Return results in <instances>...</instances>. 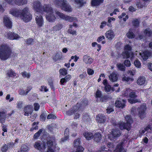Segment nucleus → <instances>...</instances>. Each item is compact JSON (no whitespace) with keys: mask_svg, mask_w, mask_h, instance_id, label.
I'll use <instances>...</instances> for the list:
<instances>
[{"mask_svg":"<svg viewBox=\"0 0 152 152\" xmlns=\"http://www.w3.org/2000/svg\"><path fill=\"white\" fill-rule=\"evenodd\" d=\"M32 6L35 12L42 13L44 12L47 13L46 18L49 22L55 21L56 18L53 14V10L50 5L45 4L42 6L40 2L37 0L33 2Z\"/></svg>","mask_w":152,"mask_h":152,"instance_id":"f257e3e1","label":"nucleus"},{"mask_svg":"<svg viewBox=\"0 0 152 152\" xmlns=\"http://www.w3.org/2000/svg\"><path fill=\"white\" fill-rule=\"evenodd\" d=\"M10 13L13 16L20 17L25 22H28L32 19L31 15L28 8L27 7L24 8L22 10L17 9L11 10Z\"/></svg>","mask_w":152,"mask_h":152,"instance_id":"f03ea898","label":"nucleus"},{"mask_svg":"<svg viewBox=\"0 0 152 152\" xmlns=\"http://www.w3.org/2000/svg\"><path fill=\"white\" fill-rule=\"evenodd\" d=\"M12 53L10 48L6 44L2 45L0 47V58L5 60L9 58Z\"/></svg>","mask_w":152,"mask_h":152,"instance_id":"7ed1b4c3","label":"nucleus"},{"mask_svg":"<svg viewBox=\"0 0 152 152\" xmlns=\"http://www.w3.org/2000/svg\"><path fill=\"white\" fill-rule=\"evenodd\" d=\"M88 103V101L84 99L83 100L81 103V104L77 103L74 106L73 109H70L68 112L67 114L70 115H72L74 111H76L77 110L80 111L83 108L84 106L87 105Z\"/></svg>","mask_w":152,"mask_h":152,"instance_id":"20e7f679","label":"nucleus"},{"mask_svg":"<svg viewBox=\"0 0 152 152\" xmlns=\"http://www.w3.org/2000/svg\"><path fill=\"white\" fill-rule=\"evenodd\" d=\"M47 145V143L45 142L38 141L35 142L34 146L35 149L42 152L46 148Z\"/></svg>","mask_w":152,"mask_h":152,"instance_id":"39448f33","label":"nucleus"},{"mask_svg":"<svg viewBox=\"0 0 152 152\" xmlns=\"http://www.w3.org/2000/svg\"><path fill=\"white\" fill-rule=\"evenodd\" d=\"M129 97L130 99H128V101L131 104L134 103L136 102H140V101L137 99H135L137 97V95L134 91H131L129 93Z\"/></svg>","mask_w":152,"mask_h":152,"instance_id":"423d86ee","label":"nucleus"},{"mask_svg":"<svg viewBox=\"0 0 152 152\" xmlns=\"http://www.w3.org/2000/svg\"><path fill=\"white\" fill-rule=\"evenodd\" d=\"M41 13L35 12V15L36 16L35 20L36 23L38 26L39 27H42L43 24V20L42 16L41 15Z\"/></svg>","mask_w":152,"mask_h":152,"instance_id":"0eeeda50","label":"nucleus"},{"mask_svg":"<svg viewBox=\"0 0 152 152\" xmlns=\"http://www.w3.org/2000/svg\"><path fill=\"white\" fill-rule=\"evenodd\" d=\"M66 1L64 0H56L55 3L57 6L59 7L63 10L66 11Z\"/></svg>","mask_w":152,"mask_h":152,"instance_id":"6e6552de","label":"nucleus"},{"mask_svg":"<svg viewBox=\"0 0 152 152\" xmlns=\"http://www.w3.org/2000/svg\"><path fill=\"white\" fill-rule=\"evenodd\" d=\"M146 109L145 106L144 105L141 106L140 107L138 108V115L141 119L145 117L146 114L145 111Z\"/></svg>","mask_w":152,"mask_h":152,"instance_id":"1a4fd4ad","label":"nucleus"},{"mask_svg":"<svg viewBox=\"0 0 152 152\" xmlns=\"http://www.w3.org/2000/svg\"><path fill=\"white\" fill-rule=\"evenodd\" d=\"M5 36L8 39L11 40L18 39L20 38L17 34L10 32L6 34Z\"/></svg>","mask_w":152,"mask_h":152,"instance_id":"9d476101","label":"nucleus"},{"mask_svg":"<svg viewBox=\"0 0 152 152\" xmlns=\"http://www.w3.org/2000/svg\"><path fill=\"white\" fill-rule=\"evenodd\" d=\"M117 126L119 127L121 130L126 129L129 131L131 129V126L130 124H126L124 122H121L117 124Z\"/></svg>","mask_w":152,"mask_h":152,"instance_id":"9b49d317","label":"nucleus"},{"mask_svg":"<svg viewBox=\"0 0 152 152\" xmlns=\"http://www.w3.org/2000/svg\"><path fill=\"white\" fill-rule=\"evenodd\" d=\"M107 146L108 148H109V149L106 148V147L105 146H103L100 149V152H107V151H108L109 150H111V149L114 148V147L115 146V145H114L113 143L110 142L107 144Z\"/></svg>","mask_w":152,"mask_h":152,"instance_id":"f8f14e48","label":"nucleus"},{"mask_svg":"<svg viewBox=\"0 0 152 152\" xmlns=\"http://www.w3.org/2000/svg\"><path fill=\"white\" fill-rule=\"evenodd\" d=\"M125 100L119 99L116 101L115 105L116 107L123 108L125 106Z\"/></svg>","mask_w":152,"mask_h":152,"instance_id":"ddd939ff","label":"nucleus"},{"mask_svg":"<svg viewBox=\"0 0 152 152\" xmlns=\"http://www.w3.org/2000/svg\"><path fill=\"white\" fill-rule=\"evenodd\" d=\"M47 144L48 146V151L47 152H54L55 147L53 142L50 140L47 142Z\"/></svg>","mask_w":152,"mask_h":152,"instance_id":"4468645a","label":"nucleus"},{"mask_svg":"<svg viewBox=\"0 0 152 152\" xmlns=\"http://www.w3.org/2000/svg\"><path fill=\"white\" fill-rule=\"evenodd\" d=\"M4 23L5 26L8 28H11L12 27V23L9 18L6 15L4 17Z\"/></svg>","mask_w":152,"mask_h":152,"instance_id":"2eb2a0df","label":"nucleus"},{"mask_svg":"<svg viewBox=\"0 0 152 152\" xmlns=\"http://www.w3.org/2000/svg\"><path fill=\"white\" fill-rule=\"evenodd\" d=\"M140 55L144 61H146L148 57H150L152 56V53L147 50L142 53H140Z\"/></svg>","mask_w":152,"mask_h":152,"instance_id":"dca6fc26","label":"nucleus"},{"mask_svg":"<svg viewBox=\"0 0 152 152\" xmlns=\"http://www.w3.org/2000/svg\"><path fill=\"white\" fill-rule=\"evenodd\" d=\"M118 77V74H117V72H114L109 76V78L111 81L114 82L117 80Z\"/></svg>","mask_w":152,"mask_h":152,"instance_id":"f3484780","label":"nucleus"},{"mask_svg":"<svg viewBox=\"0 0 152 152\" xmlns=\"http://www.w3.org/2000/svg\"><path fill=\"white\" fill-rule=\"evenodd\" d=\"M24 115L26 116H28L31 115L33 111V109L31 106H27L24 109Z\"/></svg>","mask_w":152,"mask_h":152,"instance_id":"a211bd4d","label":"nucleus"},{"mask_svg":"<svg viewBox=\"0 0 152 152\" xmlns=\"http://www.w3.org/2000/svg\"><path fill=\"white\" fill-rule=\"evenodd\" d=\"M96 118L97 121L99 123H104L106 121V117L101 114H99L96 116Z\"/></svg>","mask_w":152,"mask_h":152,"instance_id":"6ab92c4d","label":"nucleus"},{"mask_svg":"<svg viewBox=\"0 0 152 152\" xmlns=\"http://www.w3.org/2000/svg\"><path fill=\"white\" fill-rule=\"evenodd\" d=\"M83 61L86 64H91L93 62L92 59L87 55H85L83 56Z\"/></svg>","mask_w":152,"mask_h":152,"instance_id":"aec40b11","label":"nucleus"},{"mask_svg":"<svg viewBox=\"0 0 152 152\" xmlns=\"http://www.w3.org/2000/svg\"><path fill=\"white\" fill-rule=\"evenodd\" d=\"M120 131L118 129H113L112 131L111 135L113 138H115L118 137L121 135Z\"/></svg>","mask_w":152,"mask_h":152,"instance_id":"412c9836","label":"nucleus"},{"mask_svg":"<svg viewBox=\"0 0 152 152\" xmlns=\"http://www.w3.org/2000/svg\"><path fill=\"white\" fill-rule=\"evenodd\" d=\"M123 144L124 142L121 141L117 145L116 147L117 152H126V151L123 148Z\"/></svg>","mask_w":152,"mask_h":152,"instance_id":"4be33fe9","label":"nucleus"},{"mask_svg":"<svg viewBox=\"0 0 152 152\" xmlns=\"http://www.w3.org/2000/svg\"><path fill=\"white\" fill-rule=\"evenodd\" d=\"M133 53L132 52L128 51L127 50H125L122 54V56L124 58H127L130 57L132 56Z\"/></svg>","mask_w":152,"mask_h":152,"instance_id":"5701e85b","label":"nucleus"},{"mask_svg":"<svg viewBox=\"0 0 152 152\" xmlns=\"http://www.w3.org/2000/svg\"><path fill=\"white\" fill-rule=\"evenodd\" d=\"M115 34L113 31L111 30H109L106 32L105 33V36L110 40H111L114 37Z\"/></svg>","mask_w":152,"mask_h":152,"instance_id":"b1692460","label":"nucleus"},{"mask_svg":"<svg viewBox=\"0 0 152 152\" xmlns=\"http://www.w3.org/2000/svg\"><path fill=\"white\" fill-rule=\"evenodd\" d=\"M84 136L87 140H90L93 138L94 135L91 132H85L83 134Z\"/></svg>","mask_w":152,"mask_h":152,"instance_id":"393cba45","label":"nucleus"},{"mask_svg":"<svg viewBox=\"0 0 152 152\" xmlns=\"http://www.w3.org/2000/svg\"><path fill=\"white\" fill-rule=\"evenodd\" d=\"M93 138L94 140L96 142H99L102 138L101 134L98 132H97L94 135Z\"/></svg>","mask_w":152,"mask_h":152,"instance_id":"a878e982","label":"nucleus"},{"mask_svg":"<svg viewBox=\"0 0 152 152\" xmlns=\"http://www.w3.org/2000/svg\"><path fill=\"white\" fill-rule=\"evenodd\" d=\"M6 117V113L4 110L0 111V122L3 123Z\"/></svg>","mask_w":152,"mask_h":152,"instance_id":"bb28decb","label":"nucleus"},{"mask_svg":"<svg viewBox=\"0 0 152 152\" xmlns=\"http://www.w3.org/2000/svg\"><path fill=\"white\" fill-rule=\"evenodd\" d=\"M145 81V78L143 77H140L137 80V84L140 85H142L144 84Z\"/></svg>","mask_w":152,"mask_h":152,"instance_id":"cd10ccee","label":"nucleus"},{"mask_svg":"<svg viewBox=\"0 0 152 152\" xmlns=\"http://www.w3.org/2000/svg\"><path fill=\"white\" fill-rule=\"evenodd\" d=\"M81 139L80 138H77L74 140V145L75 147L77 148L80 146H82L80 145Z\"/></svg>","mask_w":152,"mask_h":152,"instance_id":"c85d7f7f","label":"nucleus"},{"mask_svg":"<svg viewBox=\"0 0 152 152\" xmlns=\"http://www.w3.org/2000/svg\"><path fill=\"white\" fill-rule=\"evenodd\" d=\"M63 58L61 53H57L53 58V59L55 61H56L59 59L62 60Z\"/></svg>","mask_w":152,"mask_h":152,"instance_id":"c756f323","label":"nucleus"},{"mask_svg":"<svg viewBox=\"0 0 152 152\" xmlns=\"http://www.w3.org/2000/svg\"><path fill=\"white\" fill-rule=\"evenodd\" d=\"M27 2V0H15V4L19 6L26 4Z\"/></svg>","mask_w":152,"mask_h":152,"instance_id":"7c9ffc66","label":"nucleus"},{"mask_svg":"<svg viewBox=\"0 0 152 152\" xmlns=\"http://www.w3.org/2000/svg\"><path fill=\"white\" fill-rule=\"evenodd\" d=\"M103 0H92L91 4L92 6H97L102 3Z\"/></svg>","mask_w":152,"mask_h":152,"instance_id":"2f4dec72","label":"nucleus"},{"mask_svg":"<svg viewBox=\"0 0 152 152\" xmlns=\"http://www.w3.org/2000/svg\"><path fill=\"white\" fill-rule=\"evenodd\" d=\"M125 119L127 123L126 124H130L131 125V124L132 123L133 121V120L131 116L129 115H127L125 117Z\"/></svg>","mask_w":152,"mask_h":152,"instance_id":"473e14b6","label":"nucleus"},{"mask_svg":"<svg viewBox=\"0 0 152 152\" xmlns=\"http://www.w3.org/2000/svg\"><path fill=\"white\" fill-rule=\"evenodd\" d=\"M76 4H77V7H82L86 3L83 2V0H74Z\"/></svg>","mask_w":152,"mask_h":152,"instance_id":"72a5a7b5","label":"nucleus"},{"mask_svg":"<svg viewBox=\"0 0 152 152\" xmlns=\"http://www.w3.org/2000/svg\"><path fill=\"white\" fill-rule=\"evenodd\" d=\"M7 75L9 77H14L16 75V73L12 69L8 71Z\"/></svg>","mask_w":152,"mask_h":152,"instance_id":"f704fd0d","label":"nucleus"},{"mask_svg":"<svg viewBox=\"0 0 152 152\" xmlns=\"http://www.w3.org/2000/svg\"><path fill=\"white\" fill-rule=\"evenodd\" d=\"M60 78L63 77V76H65L66 74V70L65 69H61L59 70Z\"/></svg>","mask_w":152,"mask_h":152,"instance_id":"c9c22d12","label":"nucleus"},{"mask_svg":"<svg viewBox=\"0 0 152 152\" xmlns=\"http://www.w3.org/2000/svg\"><path fill=\"white\" fill-rule=\"evenodd\" d=\"M116 65L119 70L123 71H125V67L123 64H121L120 63Z\"/></svg>","mask_w":152,"mask_h":152,"instance_id":"e433bc0d","label":"nucleus"},{"mask_svg":"<svg viewBox=\"0 0 152 152\" xmlns=\"http://www.w3.org/2000/svg\"><path fill=\"white\" fill-rule=\"evenodd\" d=\"M144 33L145 36H150L151 35V30L149 28H147L144 31Z\"/></svg>","mask_w":152,"mask_h":152,"instance_id":"4c0bfd02","label":"nucleus"},{"mask_svg":"<svg viewBox=\"0 0 152 152\" xmlns=\"http://www.w3.org/2000/svg\"><path fill=\"white\" fill-rule=\"evenodd\" d=\"M67 21L69 22H75L77 21V20L75 17L67 16Z\"/></svg>","mask_w":152,"mask_h":152,"instance_id":"58836bf2","label":"nucleus"},{"mask_svg":"<svg viewBox=\"0 0 152 152\" xmlns=\"http://www.w3.org/2000/svg\"><path fill=\"white\" fill-rule=\"evenodd\" d=\"M22 76L24 78H29L30 77V73H28L24 71L22 72L21 74Z\"/></svg>","mask_w":152,"mask_h":152,"instance_id":"ea45409f","label":"nucleus"},{"mask_svg":"<svg viewBox=\"0 0 152 152\" xmlns=\"http://www.w3.org/2000/svg\"><path fill=\"white\" fill-rule=\"evenodd\" d=\"M42 129H40L39 131L35 133L34 136V138L35 139H37L39 136L40 134L42 132Z\"/></svg>","mask_w":152,"mask_h":152,"instance_id":"a19ab883","label":"nucleus"},{"mask_svg":"<svg viewBox=\"0 0 152 152\" xmlns=\"http://www.w3.org/2000/svg\"><path fill=\"white\" fill-rule=\"evenodd\" d=\"M122 79V81H125L126 82H128L129 81H132L133 80V79L132 78L125 76L123 77Z\"/></svg>","mask_w":152,"mask_h":152,"instance_id":"79ce46f5","label":"nucleus"},{"mask_svg":"<svg viewBox=\"0 0 152 152\" xmlns=\"http://www.w3.org/2000/svg\"><path fill=\"white\" fill-rule=\"evenodd\" d=\"M107 23L105 21H102L101 23V25L100 26V28H103L106 25H107L108 26L110 27L111 26V24L110 23L107 24Z\"/></svg>","mask_w":152,"mask_h":152,"instance_id":"37998d69","label":"nucleus"},{"mask_svg":"<svg viewBox=\"0 0 152 152\" xmlns=\"http://www.w3.org/2000/svg\"><path fill=\"white\" fill-rule=\"evenodd\" d=\"M26 42L28 45H32L34 43V39L31 38H29L26 41Z\"/></svg>","mask_w":152,"mask_h":152,"instance_id":"c03bdc74","label":"nucleus"},{"mask_svg":"<svg viewBox=\"0 0 152 152\" xmlns=\"http://www.w3.org/2000/svg\"><path fill=\"white\" fill-rule=\"evenodd\" d=\"M8 148V145L5 144L1 147V151L2 152H6Z\"/></svg>","mask_w":152,"mask_h":152,"instance_id":"a18cd8bd","label":"nucleus"},{"mask_svg":"<svg viewBox=\"0 0 152 152\" xmlns=\"http://www.w3.org/2000/svg\"><path fill=\"white\" fill-rule=\"evenodd\" d=\"M126 35L130 39L134 38L135 36L133 32L129 31L127 33Z\"/></svg>","mask_w":152,"mask_h":152,"instance_id":"49530a36","label":"nucleus"},{"mask_svg":"<svg viewBox=\"0 0 152 152\" xmlns=\"http://www.w3.org/2000/svg\"><path fill=\"white\" fill-rule=\"evenodd\" d=\"M28 150V148L25 145H23L21 147V152H26Z\"/></svg>","mask_w":152,"mask_h":152,"instance_id":"de8ad7c7","label":"nucleus"},{"mask_svg":"<svg viewBox=\"0 0 152 152\" xmlns=\"http://www.w3.org/2000/svg\"><path fill=\"white\" fill-rule=\"evenodd\" d=\"M56 14L58 16H59L60 18H62L63 19H64L65 18V16L64 15L61 13L60 12L58 11H55Z\"/></svg>","mask_w":152,"mask_h":152,"instance_id":"09e8293b","label":"nucleus"},{"mask_svg":"<svg viewBox=\"0 0 152 152\" xmlns=\"http://www.w3.org/2000/svg\"><path fill=\"white\" fill-rule=\"evenodd\" d=\"M62 27L61 25H58L54 26L53 28V30L54 31H57L60 29Z\"/></svg>","mask_w":152,"mask_h":152,"instance_id":"8fccbe9b","label":"nucleus"},{"mask_svg":"<svg viewBox=\"0 0 152 152\" xmlns=\"http://www.w3.org/2000/svg\"><path fill=\"white\" fill-rule=\"evenodd\" d=\"M83 119L84 121H88L90 119V117L87 114H85L83 115Z\"/></svg>","mask_w":152,"mask_h":152,"instance_id":"3c124183","label":"nucleus"},{"mask_svg":"<svg viewBox=\"0 0 152 152\" xmlns=\"http://www.w3.org/2000/svg\"><path fill=\"white\" fill-rule=\"evenodd\" d=\"M132 90L129 89H127L126 91H124V96H125L127 97L129 95V93H130Z\"/></svg>","mask_w":152,"mask_h":152,"instance_id":"603ef678","label":"nucleus"},{"mask_svg":"<svg viewBox=\"0 0 152 152\" xmlns=\"http://www.w3.org/2000/svg\"><path fill=\"white\" fill-rule=\"evenodd\" d=\"M134 64L136 67L140 68L141 66V63L138 60H135L134 62Z\"/></svg>","mask_w":152,"mask_h":152,"instance_id":"864d4df0","label":"nucleus"},{"mask_svg":"<svg viewBox=\"0 0 152 152\" xmlns=\"http://www.w3.org/2000/svg\"><path fill=\"white\" fill-rule=\"evenodd\" d=\"M19 93L21 95H25L27 94L26 91L25 92L24 90L21 89H20L19 90Z\"/></svg>","mask_w":152,"mask_h":152,"instance_id":"5fc2aeb1","label":"nucleus"},{"mask_svg":"<svg viewBox=\"0 0 152 152\" xmlns=\"http://www.w3.org/2000/svg\"><path fill=\"white\" fill-rule=\"evenodd\" d=\"M132 23L134 26H138L139 24V21L137 19H135L133 20Z\"/></svg>","mask_w":152,"mask_h":152,"instance_id":"6e6d98bb","label":"nucleus"},{"mask_svg":"<svg viewBox=\"0 0 152 152\" xmlns=\"http://www.w3.org/2000/svg\"><path fill=\"white\" fill-rule=\"evenodd\" d=\"M105 90L106 92H109L111 90V87L110 85L108 84L105 86Z\"/></svg>","mask_w":152,"mask_h":152,"instance_id":"4d7b16f0","label":"nucleus"},{"mask_svg":"<svg viewBox=\"0 0 152 152\" xmlns=\"http://www.w3.org/2000/svg\"><path fill=\"white\" fill-rule=\"evenodd\" d=\"M136 5L138 8H141L144 7L145 6L142 5L140 1H137L136 3Z\"/></svg>","mask_w":152,"mask_h":152,"instance_id":"13d9d810","label":"nucleus"},{"mask_svg":"<svg viewBox=\"0 0 152 152\" xmlns=\"http://www.w3.org/2000/svg\"><path fill=\"white\" fill-rule=\"evenodd\" d=\"M56 118V116L52 114H50L48 115L47 117L48 119H54Z\"/></svg>","mask_w":152,"mask_h":152,"instance_id":"bf43d9fd","label":"nucleus"},{"mask_svg":"<svg viewBox=\"0 0 152 152\" xmlns=\"http://www.w3.org/2000/svg\"><path fill=\"white\" fill-rule=\"evenodd\" d=\"M34 109L35 111L38 110L39 109L40 105L37 103H35L34 104Z\"/></svg>","mask_w":152,"mask_h":152,"instance_id":"052dcab7","label":"nucleus"},{"mask_svg":"<svg viewBox=\"0 0 152 152\" xmlns=\"http://www.w3.org/2000/svg\"><path fill=\"white\" fill-rule=\"evenodd\" d=\"M125 50H127L128 51L132 52L131 50L132 48L130 45H127L125 46Z\"/></svg>","mask_w":152,"mask_h":152,"instance_id":"680f3d73","label":"nucleus"},{"mask_svg":"<svg viewBox=\"0 0 152 152\" xmlns=\"http://www.w3.org/2000/svg\"><path fill=\"white\" fill-rule=\"evenodd\" d=\"M124 64L127 66H129L131 65L130 61L129 60H126L124 62Z\"/></svg>","mask_w":152,"mask_h":152,"instance_id":"e2e57ef3","label":"nucleus"},{"mask_svg":"<svg viewBox=\"0 0 152 152\" xmlns=\"http://www.w3.org/2000/svg\"><path fill=\"white\" fill-rule=\"evenodd\" d=\"M76 152H83L84 148L82 146L77 147Z\"/></svg>","mask_w":152,"mask_h":152,"instance_id":"0e129e2a","label":"nucleus"},{"mask_svg":"<svg viewBox=\"0 0 152 152\" xmlns=\"http://www.w3.org/2000/svg\"><path fill=\"white\" fill-rule=\"evenodd\" d=\"M136 108L135 107L132 108L131 110V114L133 115L136 114Z\"/></svg>","mask_w":152,"mask_h":152,"instance_id":"69168bd1","label":"nucleus"},{"mask_svg":"<svg viewBox=\"0 0 152 152\" xmlns=\"http://www.w3.org/2000/svg\"><path fill=\"white\" fill-rule=\"evenodd\" d=\"M68 32L73 35H76V32L75 31H73L72 29H69L68 30Z\"/></svg>","mask_w":152,"mask_h":152,"instance_id":"338daca9","label":"nucleus"},{"mask_svg":"<svg viewBox=\"0 0 152 152\" xmlns=\"http://www.w3.org/2000/svg\"><path fill=\"white\" fill-rule=\"evenodd\" d=\"M40 89L41 91H44L45 92H47L48 91V89L45 86H41Z\"/></svg>","mask_w":152,"mask_h":152,"instance_id":"774afa93","label":"nucleus"}]
</instances>
